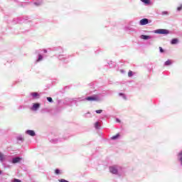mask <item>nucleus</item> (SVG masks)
<instances>
[{
	"mask_svg": "<svg viewBox=\"0 0 182 182\" xmlns=\"http://www.w3.org/2000/svg\"><path fill=\"white\" fill-rule=\"evenodd\" d=\"M39 107H41V104L39 103H33V106L31 108V110L33 112H36L39 109Z\"/></svg>",
	"mask_w": 182,
	"mask_h": 182,
	"instance_id": "obj_5",
	"label": "nucleus"
},
{
	"mask_svg": "<svg viewBox=\"0 0 182 182\" xmlns=\"http://www.w3.org/2000/svg\"><path fill=\"white\" fill-rule=\"evenodd\" d=\"M159 51L161 52V53H163L164 52V50L163 49V48L159 47Z\"/></svg>",
	"mask_w": 182,
	"mask_h": 182,
	"instance_id": "obj_25",
	"label": "nucleus"
},
{
	"mask_svg": "<svg viewBox=\"0 0 182 182\" xmlns=\"http://www.w3.org/2000/svg\"><path fill=\"white\" fill-rule=\"evenodd\" d=\"M0 174H2V171H0Z\"/></svg>",
	"mask_w": 182,
	"mask_h": 182,
	"instance_id": "obj_33",
	"label": "nucleus"
},
{
	"mask_svg": "<svg viewBox=\"0 0 182 182\" xmlns=\"http://www.w3.org/2000/svg\"><path fill=\"white\" fill-rule=\"evenodd\" d=\"M60 58H62V55H60V56H59V59H60Z\"/></svg>",
	"mask_w": 182,
	"mask_h": 182,
	"instance_id": "obj_31",
	"label": "nucleus"
},
{
	"mask_svg": "<svg viewBox=\"0 0 182 182\" xmlns=\"http://www.w3.org/2000/svg\"><path fill=\"white\" fill-rule=\"evenodd\" d=\"M55 173L57 174V175L60 174V170H59V169H58V168L55 169Z\"/></svg>",
	"mask_w": 182,
	"mask_h": 182,
	"instance_id": "obj_21",
	"label": "nucleus"
},
{
	"mask_svg": "<svg viewBox=\"0 0 182 182\" xmlns=\"http://www.w3.org/2000/svg\"><path fill=\"white\" fill-rule=\"evenodd\" d=\"M103 112V110L102 109H98L95 111V113H97L98 114H100V113H102Z\"/></svg>",
	"mask_w": 182,
	"mask_h": 182,
	"instance_id": "obj_23",
	"label": "nucleus"
},
{
	"mask_svg": "<svg viewBox=\"0 0 182 182\" xmlns=\"http://www.w3.org/2000/svg\"><path fill=\"white\" fill-rule=\"evenodd\" d=\"M14 182H21V180H19V179H14Z\"/></svg>",
	"mask_w": 182,
	"mask_h": 182,
	"instance_id": "obj_28",
	"label": "nucleus"
},
{
	"mask_svg": "<svg viewBox=\"0 0 182 182\" xmlns=\"http://www.w3.org/2000/svg\"><path fill=\"white\" fill-rule=\"evenodd\" d=\"M161 15H168V11H162Z\"/></svg>",
	"mask_w": 182,
	"mask_h": 182,
	"instance_id": "obj_24",
	"label": "nucleus"
},
{
	"mask_svg": "<svg viewBox=\"0 0 182 182\" xmlns=\"http://www.w3.org/2000/svg\"><path fill=\"white\" fill-rule=\"evenodd\" d=\"M144 4L149 5L150 4V0H141Z\"/></svg>",
	"mask_w": 182,
	"mask_h": 182,
	"instance_id": "obj_19",
	"label": "nucleus"
},
{
	"mask_svg": "<svg viewBox=\"0 0 182 182\" xmlns=\"http://www.w3.org/2000/svg\"><path fill=\"white\" fill-rule=\"evenodd\" d=\"M147 23H149V19L148 18H142L139 21V25H141V26L147 25Z\"/></svg>",
	"mask_w": 182,
	"mask_h": 182,
	"instance_id": "obj_8",
	"label": "nucleus"
},
{
	"mask_svg": "<svg viewBox=\"0 0 182 182\" xmlns=\"http://www.w3.org/2000/svg\"><path fill=\"white\" fill-rule=\"evenodd\" d=\"M95 127L97 130L100 129V126H99V122L95 123Z\"/></svg>",
	"mask_w": 182,
	"mask_h": 182,
	"instance_id": "obj_18",
	"label": "nucleus"
},
{
	"mask_svg": "<svg viewBox=\"0 0 182 182\" xmlns=\"http://www.w3.org/2000/svg\"><path fill=\"white\" fill-rule=\"evenodd\" d=\"M22 161V158L21 157H14L12 158L11 160H9V163H12V164H16L17 163H21Z\"/></svg>",
	"mask_w": 182,
	"mask_h": 182,
	"instance_id": "obj_4",
	"label": "nucleus"
},
{
	"mask_svg": "<svg viewBox=\"0 0 182 182\" xmlns=\"http://www.w3.org/2000/svg\"><path fill=\"white\" fill-rule=\"evenodd\" d=\"M41 60H43V55H41V54H38V58L36 60V63H38V62H41Z\"/></svg>",
	"mask_w": 182,
	"mask_h": 182,
	"instance_id": "obj_12",
	"label": "nucleus"
},
{
	"mask_svg": "<svg viewBox=\"0 0 182 182\" xmlns=\"http://www.w3.org/2000/svg\"><path fill=\"white\" fill-rule=\"evenodd\" d=\"M16 140L18 141H23V137L22 136V135H19L16 137Z\"/></svg>",
	"mask_w": 182,
	"mask_h": 182,
	"instance_id": "obj_15",
	"label": "nucleus"
},
{
	"mask_svg": "<svg viewBox=\"0 0 182 182\" xmlns=\"http://www.w3.org/2000/svg\"><path fill=\"white\" fill-rule=\"evenodd\" d=\"M14 1H16V0H14Z\"/></svg>",
	"mask_w": 182,
	"mask_h": 182,
	"instance_id": "obj_36",
	"label": "nucleus"
},
{
	"mask_svg": "<svg viewBox=\"0 0 182 182\" xmlns=\"http://www.w3.org/2000/svg\"><path fill=\"white\" fill-rule=\"evenodd\" d=\"M117 122H120V120H119V119H117Z\"/></svg>",
	"mask_w": 182,
	"mask_h": 182,
	"instance_id": "obj_32",
	"label": "nucleus"
},
{
	"mask_svg": "<svg viewBox=\"0 0 182 182\" xmlns=\"http://www.w3.org/2000/svg\"><path fill=\"white\" fill-rule=\"evenodd\" d=\"M59 182H69V181H66L65 179H60Z\"/></svg>",
	"mask_w": 182,
	"mask_h": 182,
	"instance_id": "obj_27",
	"label": "nucleus"
},
{
	"mask_svg": "<svg viewBox=\"0 0 182 182\" xmlns=\"http://www.w3.org/2000/svg\"><path fill=\"white\" fill-rule=\"evenodd\" d=\"M120 137V134H117L115 136H113L112 137H111L112 140H117V139Z\"/></svg>",
	"mask_w": 182,
	"mask_h": 182,
	"instance_id": "obj_16",
	"label": "nucleus"
},
{
	"mask_svg": "<svg viewBox=\"0 0 182 182\" xmlns=\"http://www.w3.org/2000/svg\"><path fill=\"white\" fill-rule=\"evenodd\" d=\"M165 66H170L171 65V60H168L167 61L165 62Z\"/></svg>",
	"mask_w": 182,
	"mask_h": 182,
	"instance_id": "obj_17",
	"label": "nucleus"
},
{
	"mask_svg": "<svg viewBox=\"0 0 182 182\" xmlns=\"http://www.w3.org/2000/svg\"><path fill=\"white\" fill-rule=\"evenodd\" d=\"M85 100H88L89 102H100L103 100V98L100 97V96L99 95H94L87 97H82L77 98V100H75V102H83Z\"/></svg>",
	"mask_w": 182,
	"mask_h": 182,
	"instance_id": "obj_2",
	"label": "nucleus"
},
{
	"mask_svg": "<svg viewBox=\"0 0 182 182\" xmlns=\"http://www.w3.org/2000/svg\"><path fill=\"white\" fill-rule=\"evenodd\" d=\"M30 96H31L33 99H39V94L38 92H31Z\"/></svg>",
	"mask_w": 182,
	"mask_h": 182,
	"instance_id": "obj_9",
	"label": "nucleus"
},
{
	"mask_svg": "<svg viewBox=\"0 0 182 182\" xmlns=\"http://www.w3.org/2000/svg\"><path fill=\"white\" fill-rule=\"evenodd\" d=\"M181 10H182V4L179 7L177 8V11H180Z\"/></svg>",
	"mask_w": 182,
	"mask_h": 182,
	"instance_id": "obj_26",
	"label": "nucleus"
},
{
	"mask_svg": "<svg viewBox=\"0 0 182 182\" xmlns=\"http://www.w3.org/2000/svg\"><path fill=\"white\" fill-rule=\"evenodd\" d=\"M47 100H48V102H49L50 103H53V100L52 97H47Z\"/></svg>",
	"mask_w": 182,
	"mask_h": 182,
	"instance_id": "obj_20",
	"label": "nucleus"
},
{
	"mask_svg": "<svg viewBox=\"0 0 182 182\" xmlns=\"http://www.w3.org/2000/svg\"><path fill=\"white\" fill-rule=\"evenodd\" d=\"M7 167H9V165H8Z\"/></svg>",
	"mask_w": 182,
	"mask_h": 182,
	"instance_id": "obj_35",
	"label": "nucleus"
},
{
	"mask_svg": "<svg viewBox=\"0 0 182 182\" xmlns=\"http://www.w3.org/2000/svg\"><path fill=\"white\" fill-rule=\"evenodd\" d=\"M119 96H120L122 98H123L124 100H127V97H126V95L124 94L119 92Z\"/></svg>",
	"mask_w": 182,
	"mask_h": 182,
	"instance_id": "obj_14",
	"label": "nucleus"
},
{
	"mask_svg": "<svg viewBox=\"0 0 182 182\" xmlns=\"http://www.w3.org/2000/svg\"><path fill=\"white\" fill-rule=\"evenodd\" d=\"M26 134H28V136H31V137H34V136H36L35 131L31 129L26 131Z\"/></svg>",
	"mask_w": 182,
	"mask_h": 182,
	"instance_id": "obj_7",
	"label": "nucleus"
},
{
	"mask_svg": "<svg viewBox=\"0 0 182 182\" xmlns=\"http://www.w3.org/2000/svg\"><path fill=\"white\" fill-rule=\"evenodd\" d=\"M8 156L4 154L2 152H0V162L4 163V161H6L8 159Z\"/></svg>",
	"mask_w": 182,
	"mask_h": 182,
	"instance_id": "obj_6",
	"label": "nucleus"
},
{
	"mask_svg": "<svg viewBox=\"0 0 182 182\" xmlns=\"http://www.w3.org/2000/svg\"><path fill=\"white\" fill-rule=\"evenodd\" d=\"M154 32V33H158L159 35H168V33H170L168 30L163 28L155 30Z\"/></svg>",
	"mask_w": 182,
	"mask_h": 182,
	"instance_id": "obj_3",
	"label": "nucleus"
},
{
	"mask_svg": "<svg viewBox=\"0 0 182 182\" xmlns=\"http://www.w3.org/2000/svg\"><path fill=\"white\" fill-rule=\"evenodd\" d=\"M121 72H122V73H123V70H121Z\"/></svg>",
	"mask_w": 182,
	"mask_h": 182,
	"instance_id": "obj_34",
	"label": "nucleus"
},
{
	"mask_svg": "<svg viewBox=\"0 0 182 182\" xmlns=\"http://www.w3.org/2000/svg\"><path fill=\"white\" fill-rule=\"evenodd\" d=\"M141 39H144V41H147L149 39H151V36L141 35L140 36Z\"/></svg>",
	"mask_w": 182,
	"mask_h": 182,
	"instance_id": "obj_10",
	"label": "nucleus"
},
{
	"mask_svg": "<svg viewBox=\"0 0 182 182\" xmlns=\"http://www.w3.org/2000/svg\"><path fill=\"white\" fill-rule=\"evenodd\" d=\"M109 171L111 174H114L118 176V177H122L124 174V168L119 165H112L109 167Z\"/></svg>",
	"mask_w": 182,
	"mask_h": 182,
	"instance_id": "obj_1",
	"label": "nucleus"
},
{
	"mask_svg": "<svg viewBox=\"0 0 182 182\" xmlns=\"http://www.w3.org/2000/svg\"><path fill=\"white\" fill-rule=\"evenodd\" d=\"M128 76L129 77H132V76H133V71H129Z\"/></svg>",
	"mask_w": 182,
	"mask_h": 182,
	"instance_id": "obj_22",
	"label": "nucleus"
},
{
	"mask_svg": "<svg viewBox=\"0 0 182 182\" xmlns=\"http://www.w3.org/2000/svg\"><path fill=\"white\" fill-rule=\"evenodd\" d=\"M36 1L34 2V5H36V6H41V5H42L43 0H36Z\"/></svg>",
	"mask_w": 182,
	"mask_h": 182,
	"instance_id": "obj_11",
	"label": "nucleus"
},
{
	"mask_svg": "<svg viewBox=\"0 0 182 182\" xmlns=\"http://www.w3.org/2000/svg\"><path fill=\"white\" fill-rule=\"evenodd\" d=\"M171 43V45H177V43H178V38H173Z\"/></svg>",
	"mask_w": 182,
	"mask_h": 182,
	"instance_id": "obj_13",
	"label": "nucleus"
},
{
	"mask_svg": "<svg viewBox=\"0 0 182 182\" xmlns=\"http://www.w3.org/2000/svg\"><path fill=\"white\" fill-rule=\"evenodd\" d=\"M87 114H90V113L87 112L85 114V116H87Z\"/></svg>",
	"mask_w": 182,
	"mask_h": 182,
	"instance_id": "obj_30",
	"label": "nucleus"
},
{
	"mask_svg": "<svg viewBox=\"0 0 182 182\" xmlns=\"http://www.w3.org/2000/svg\"><path fill=\"white\" fill-rule=\"evenodd\" d=\"M43 52H44V53H48V50L46 49L43 50Z\"/></svg>",
	"mask_w": 182,
	"mask_h": 182,
	"instance_id": "obj_29",
	"label": "nucleus"
}]
</instances>
